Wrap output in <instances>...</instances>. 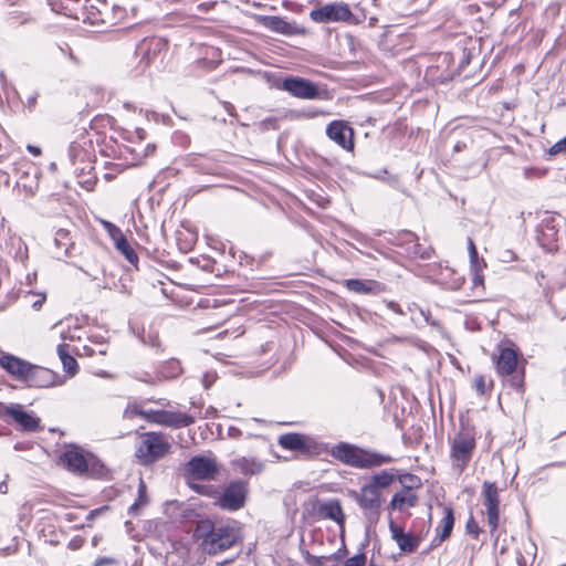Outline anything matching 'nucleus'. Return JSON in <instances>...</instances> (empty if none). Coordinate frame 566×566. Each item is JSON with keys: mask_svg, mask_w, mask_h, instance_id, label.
<instances>
[{"mask_svg": "<svg viewBox=\"0 0 566 566\" xmlns=\"http://www.w3.org/2000/svg\"><path fill=\"white\" fill-rule=\"evenodd\" d=\"M482 495L490 533L494 536L500 524V491L494 482L485 481L483 483Z\"/></svg>", "mask_w": 566, "mask_h": 566, "instance_id": "ddd939ff", "label": "nucleus"}, {"mask_svg": "<svg viewBox=\"0 0 566 566\" xmlns=\"http://www.w3.org/2000/svg\"><path fill=\"white\" fill-rule=\"evenodd\" d=\"M27 149L34 156L41 155V149L38 146L28 145Z\"/></svg>", "mask_w": 566, "mask_h": 566, "instance_id": "4d7b16f0", "label": "nucleus"}, {"mask_svg": "<svg viewBox=\"0 0 566 566\" xmlns=\"http://www.w3.org/2000/svg\"><path fill=\"white\" fill-rule=\"evenodd\" d=\"M321 516L328 517L339 525L344 522V513L338 501H328L321 504Z\"/></svg>", "mask_w": 566, "mask_h": 566, "instance_id": "b1692460", "label": "nucleus"}, {"mask_svg": "<svg viewBox=\"0 0 566 566\" xmlns=\"http://www.w3.org/2000/svg\"><path fill=\"white\" fill-rule=\"evenodd\" d=\"M539 232L542 235L543 245H551L552 243L556 242L558 239V231L555 228L554 218L543 220Z\"/></svg>", "mask_w": 566, "mask_h": 566, "instance_id": "a878e982", "label": "nucleus"}, {"mask_svg": "<svg viewBox=\"0 0 566 566\" xmlns=\"http://www.w3.org/2000/svg\"><path fill=\"white\" fill-rule=\"evenodd\" d=\"M472 285L473 289H483L484 286V276L482 273L472 272Z\"/></svg>", "mask_w": 566, "mask_h": 566, "instance_id": "a18cd8bd", "label": "nucleus"}, {"mask_svg": "<svg viewBox=\"0 0 566 566\" xmlns=\"http://www.w3.org/2000/svg\"><path fill=\"white\" fill-rule=\"evenodd\" d=\"M493 387V381L491 379L486 380L483 375H476L474 377V388L479 395H484L491 391Z\"/></svg>", "mask_w": 566, "mask_h": 566, "instance_id": "f704fd0d", "label": "nucleus"}, {"mask_svg": "<svg viewBox=\"0 0 566 566\" xmlns=\"http://www.w3.org/2000/svg\"><path fill=\"white\" fill-rule=\"evenodd\" d=\"M304 208L306 209V211L308 212V214L315 217L316 216V212H315V209L310 207V206H306L304 205Z\"/></svg>", "mask_w": 566, "mask_h": 566, "instance_id": "69168bd1", "label": "nucleus"}, {"mask_svg": "<svg viewBox=\"0 0 566 566\" xmlns=\"http://www.w3.org/2000/svg\"><path fill=\"white\" fill-rule=\"evenodd\" d=\"M263 470V464L256 460H243L242 471L248 474H256Z\"/></svg>", "mask_w": 566, "mask_h": 566, "instance_id": "c9c22d12", "label": "nucleus"}, {"mask_svg": "<svg viewBox=\"0 0 566 566\" xmlns=\"http://www.w3.org/2000/svg\"><path fill=\"white\" fill-rule=\"evenodd\" d=\"M7 484L6 482H0V493L4 494L7 493Z\"/></svg>", "mask_w": 566, "mask_h": 566, "instance_id": "338daca9", "label": "nucleus"}, {"mask_svg": "<svg viewBox=\"0 0 566 566\" xmlns=\"http://www.w3.org/2000/svg\"><path fill=\"white\" fill-rule=\"evenodd\" d=\"M496 371L501 377H510V386L523 390L524 368H518L517 353L512 348H503L496 359Z\"/></svg>", "mask_w": 566, "mask_h": 566, "instance_id": "6e6552de", "label": "nucleus"}, {"mask_svg": "<svg viewBox=\"0 0 566 566\" xmlns=\"http://www.w3.org/2000/svg\"><path fill=\"white\" fill-rule=\"evenodd\" d=\"M564 151H566V137L558 140L549 148V155H557Z\"/></svg>", "mask_w": 566, "mask_h": 566, "instance_id": "79ce46f5", "label": "nucleus"}, {"mask_svg": "<svg viewBox=\"0 0 566 566\" xmlns=\"http://www.w3.org/2000/svg\"><path fill=\"white\" fill-rule=\"evenodd\" d=\"M103 226H104L105 230L108 232L115 224H113L109 221H103Z\"/></svg>", "mask_w": 566, "mask_h": 566, "instance_id": "e2e57ef3", "label": "nucleus"}, {"mask_svg": "<svg viewBox=\"0 0 566 566\" xmlns=\"http://www.w3.org/2000/svg\"><path fill=\"white\" fill-rule=\"evenodd\" d=\"M277 443L283 449L297 451L304 455L310 454L313 448L312 439L294 432L280 436Z\"/></svg>", "mask_w": 566, "mask_h": 566, "instance_id": "f3484780", "label": "nucleus"}, {"mask_svg": "<svg viewBox=\"0 0 566 566\" xmlns=\"http://www.w3.org/2000/svg\"><path fill=\"white\" fill-rule=\"evenodd\" d=\"M83 335V328L77 325L71 326L70 324H67V328L61 331V337L63 340L80 342L82 340Z\"/></svg>", "mask_w": 566, "mask_h": 566, "instance_id": "72a5a7b5", "label": "nucleus"}, {"mask_svg": "<svg viewBox=\"0 0 566 566\" xmlns=\"http://www.w3.org/2000/svg\"><path fill=\"white\" fill-rule=\"evenodd\" d=\"M310 17L312 18V20H314L315 22H318V7L317 8H314L312 9L311 13H310Z\"/></svg>", "mask_w": 566, "mask_h": 566, "instance_id": "13d9d810", "label": "nucleus"}, {"mask_svg": "<svg viewBox=\"0 0 566 566\" xmlns=\"http://www.w3.org/2000/svg\"><path fill=\"white\" fill-rule=\"evenodd\" d=\"M486 266V263L483 259L470 260L471 272L482 273L483 269Z\"/></svg>", "mask_w": 566, "mask_h": 566, "instance_id": "37998d69", "label": "nucleus"}, {"mask_svg": "<svg viewBox=\"0 0 566 566\" xmlns=\"http://www.w3.org/2000/svg\"><path fill=\"white\" fill-rule=\"evenodd\" d=\"M88 339L93 344L97 345V349H95L97 354H99V355H105L106 354V346L104 345V343L102 340H99L98 337L93 336V337H90Z\"/></svg>", "mask_w": 566, "mask_h": 566, "instance_id": "49530a36", "label": "nucleus"}, {"mask_svg": "<svg viewBox=\"0 0 566 566\" xmlns=\"http://www.w3.org/2000/svg\"><path fill=\"white\" fill-rule=\"evenodd\" d=\"M321 451H325L338 461L357 469H371L395 461L389 454L363 449L347 442H339L334 446H321Z\"/></svg>", "mask_w": 566, "mask_h": 566, "instance_id": "20e7f679", "label": "nucleus"}, {"mask_svg": "<svg viewBox=\"0 0 566 566\" xmlns=\"http://www.w3.org/2000/svg\"><path fill=\"white\" fill-rule=\"evenodd\" d=\"M156 421L174 428H184L195 422V416L182 412L165 411L158 416Z\"/></svg>", "mask_w": 566, "mask_h": 566, "instance_id": "aec40b11", "label": "nucleus"}, {"mask_svg": "<svg viewBox=\"0 0 566 566\" xmlns=\"http://www.w3.org/2000/svg\"><path fill=\"white\" fill-rule=\"evenodd\" d=\"M169 450L170 444L161 434L147 432L138 443L136 457L142 464H149L166 455Z\"/></svg>", "mask_w": 566, "mask_h": 566, "instance_id": "0eeeda50", "label": "nucleus"}, {"mask_svg": "<svg viewBox=\"0 0 566 566\" xmlns=\"http://www.w3.org/2000/svg\"><path fill=\"white\" fill-rule=\"evenodd\" d=\"M76 354L77 355H86V356H93L96 354L95 348H93L90 345H83L82 348L76 347Z\"/></svg>", "mask_w": 566, "mask_h": 566, "instance_id": "09e8293b", "label": "nucleus"}, {"mask_svg": "<svg viewBox=\"0 0 566 566\" xmlns=\"http://www.w3.org/2000/svg\"><path fill=\"white\" fill-rule=\"evenodd\" d=\"M389 530L391 533L392 539L397 543L400 539V536H405L406 533L402 527L395 524L392 520L389 521Z\"/></svg>", "mask_w": 566, "mask_h": 566, "instance_id": "ea45409f", "label": "nucleus"}, {"mask_svg": "<svg viewBox=\"0 0 566 566\" xmlns=\"http://www.w3.org/2000/svg\"><path fill=\"white\" fill-rule=\"evenodd\" d=\"M475 434L470 429H462L450 443V459L452 467L462 473L469 465L475 450Z\"/></svg>", "mask_w": 566, "mask_h": 566, "instance_id": "423d86ee", "label": "nucleus"}, {"mask_svg": "<svg viewBox=\"0 0 566 566\" xmlns=\"http://www.w3.org/2000/svg\"><path fill=\"white\" fill-rule=\"evenodd\" d=\"M454 516L453 510L450 506L443 507V518L437 528V537L433 539V545H439L444 542L453 530Z\"/></svg>", "mask_w": 566, "mask_h": 566, "instance_id": "412c9836", "label": "nucleus"}, {"mask_svg": "<svg viewBox=\"0 0 566 566\" xmlns=\"http://www.w3.org/2000/svg\"><path fill=\"white\" fill-rule=\"evenodd\" d=\"M247 485L242 481L230 482L222 492L210 494L216 499V504L222 510L233 512L243 507L247 497Z\"/></svg>", "mask_w": 566, "mask_h": 566, "instance_id": "1a4fd4ad", "label": "nucleus"}, {"mask_svg": "<svg viewBox=\"0 0 566 566\" xmlns=\"http://www.w3.org/2000/svg\"><path fill=\"white\" fill-rule=\"evenodd\" d=\"M109 237L112 238V240L114 241V244L120 239V238H124L125 235L123 234L122 230L114 226L108 232Z\"/></svg>", "mask_w": 566, "mask_h": 566, "instance_id": "de8ad7c7", "label": "nucleus"}, {"mask_svg": "<svg viewBox=\"0 0 566 566\" xmlns=\"http://www.w3.org/2000/svg\"><path fill=\"white\" fill-rule=\"evenodd\" d=\"M467 532L472 535L474 538H478L479 534H480V528H479V525L478 523L475 522V520L473 517H470L469 521L467 522Z\"/></svg>", "mask_w": 566, "mask_h": 566, "instance_id": "a19ab883", "label": "nucleus"}, {"mask_svg": "<svg viewBox=\"0 0 566 566\" xmlns=\"http://www.w3.org/2000/svg\"><path fill=\"white\" fill-rule=\"evenodd\" d=\"M263 24L271 31L291 35L297 32V27L280 17H264Z\"/></svg>", "mask_w": 566, "mask_h": 566, "instance_id": "4be33fe9", "label": "nucleus"}, {"mask_svg": "<svg viewBox=\"0 0 566 566\" xmlns=\"http://www.w3.org/2000/svg\"><path fill=\"white\" fill-rule=\"evenodd\" d=\"M468 249H469L470 260H475L478 258V250H476L475 244L471 238L468 239Z\"/></svg>", "mask_w": 566, "mask_h": 566, "instance_id": "3c124183", "label": "nucleus"}, {"mask_svg": "<svg viewBox=\"0 0 566 566\" xmlns=\"http://www.w3.org/2000/svg\"><path fill=\"white\" fill-rule=\"evenodd\" d=\"M117 560L112 557H99L95 560L93 566H105V565H115Z\"/></svg>", "mask_w": 566, "mask_h": 566, "instance_id": "8fccbe9b", "label": "nucleus"}, {"mask_svg": "<svg viewBox=\"0 0 566 566\" xmlns=\"http://www.w3.org/2000/svg\"><path fill=\"white\" fill-rule=\"evenodd\" d=\"M0 419L6 422L14 421L23 431L34 432L40 428V419L25 411L20 403L0 402Z\"/></svg>", "mask_w": 566, "mask_h": 566, "instance_id": "9b49d317", "label": "nucleus"}, {"mask_svg": "<svg viewBox=\"0 0 566 566\" xmlns=\"http://www.w3.org/2000/svg\"><path fill=\"white\" fill-rule=\"evenodd\" d=\"M146 503V485L143 480H140L138 485V500L130 505L129 511L136 512L139 507V505Z\"/></svg>", "mask_w": 566, "mask_h": 566, "instance_id": "e433bc0d", "label": "nucleus"}, {"mask_svg": "<svg viewBox=\"0 0 566 566\" xmlns=\"http://www.w3.org/2000/svg\"><path fill=\"white\" fill-rule=\"evenodd\" d=\"M135 133L137 138L140 140H143L146 137V132L143 128H137Z\"/></svg>", "mask_w": 566, "mask_h": 566, "instance_id": "bf43d9fd", "label": "nucleus"}, {"mask_svg": "<svg viewBox=\"0 0 566 566\" xmlns=\"http://www.w3.org/2000/svg\"><path fill=\"white\" fill-rule=\"evenodd\" d=\"M420 538L417 536H412L406 533L405 536H400V539L397 542L398 547L403 553H412L419 546Z\"/></svg>", "mask_w": 566, "mask_h": 566, "instance_id": "2f4dec72", "label": "nucleus"}, {"mask_svg": "<svg viewBox=\"0 0 566 566\" xmlns=\"http://www.w3.org/2000/svg\"><path fill=\"white\" fill-rule=\"evenodd\" d=\"M395 479L396 474L394 472L384 470L378 473H374L370 476L368 484L380 491V489H386L391 485Z\"/></svg>", "mask_w": 566, "mask_h": 566, "instance_id": "bb28decb", "label": "nucleus"}, {"mask_svg": "<svg viewBox=\"0 0 566 566\" xmlns=\"http://www.w3.org/2000/svg\"><path fill=\"white\" fill-rule=\"evenodd\" d=\"M214 412H216V410H214L212 407H210V408H209V409H207V411H206V417H209V416L213 415Z\"/></svg>", "mask_w": 566, "mask_h": 566, "instance_id": "774afa93", "label": "nucleus"}, {"mask_svg": "<svg viewBox=\"0 0 566 566\" xmlns=\"http://www.w3.org/2000/svg\"><path fill=\"white\" fill-rule=\"evenodd\" d=\"M81 271H83L86 275H88L92 280H98L99 279V274H101V270L99 269H95L93 271H88V270H85L83 268H80Z\"/></svg>", "mask_w": 566, "mask_h": 566, "instance_id": "603ef678", "label": "nucleus"}, {"mask_svg": "<svg viewBox=\"0 0 566 566\" xmlns=\"http://www.w3.org/2000/svg\"><path fill=\"white\" fill-rule=\"evenodd\" d=\"M326 135L345 150L354 148V132L343 120H334L326 128Z\"/></svg>", "mask_w": 566, "mask_h": 566, "instance_id": "2eb2a0df", "label": "nucleus"}, {"mask_svg": "<svg viewBox=\"0 0 566 566\" xmlns=\"http://www.w3.org/2000/svg\"><path fill=\"white\" fill-rule=\"evenodd\" d=\"M33 296H35L36 298L32 302L31 304V307L34 310V311H40L43 303L45 302V294L44 293H31Z\"/></svg>", "mask_w": 566, "mask_h": 566, "instance_id": "c03bdc74", "label": "nucleus"}, {"mask_svg": "<svg viewBox=\"0 0 566 566\" xmlns=\"http://www.w3.org/2000/svg\"><path fill=\"white\" fill-rule=\"evenodd\" d=\"M213 381H214L213 376H211L209 374H206L202 378L205 388H209Z\"/></svg>", "mask_w": 566, "mask_h": 566, "instance_id": "5fc2aeb1", "label": "nucleus"}, {"mask_svg": "<svg viewBox=\"0 0 566 566\" xmlns=\"http://www.w3.org/2000/svg\"><path fill=\"white\" fill-rule=\"evenodd\" d=\"M54 244L57 249L56 258L61 259L62 256H71V249H73V241L71 239L70 232L65 229H59L55 232Z\"/></svg>", "mask_w": 566, "mask_h": 566, "instance_id": "5701e85b", "label": "nucleus"}, {"mask_svg": "<svg viewBox=\"0 0 566 566\" xmlns=\"http://www.w3.org/2000/svg\"><path fill=\"white\" fill-rule=\"evenodd\" d=\"M417 502L418 496L416 495L415 492L408 490H400L392 495L389 502V509L392 511L402 512L407 509L416 506Z\"/></svg>", "mask_w": 566, "mask_h": 566, "instance_id": "6ab92c4d", "label": "nucleus"}, {"mask_svg": "<svg viewBox=\"0 0 566 566\" xmlns=\"http://www.w3.org/2000/svg\"><path fill=\"white\" fill-rule=\"evenodd\" d=\"M57 355L62 361L63 369L70 376H74L77 373V361L69 353V346L66 344H60L57 346Z\"/></svg>", "mask_w": 566, "mask_h": 566, "instance_id": "393cba45", "label": "nucleus"}, {"mask_svg": "<svg viewBox=\"0 0 566 566\" xmlns=\"http://www.w3.org/2000/svg\"><path fill=\"white\" fill-rule=\"evenodd\" d=\"M282 87L293 96L301 98H314L318 95L317 86L301 77L285 78L282 83Z\"/></svg>", "mask_w": 566, "mask_h": 566, "instance_id": "dca6fc26", "label": "nucleus"}, {"mask_svg": "<svg viewBox=\"0 0 566 566\" xmlns=\"http://www.w3.org/2000/svg\"><path fill=\"white\" fill-rule=\"evenodd\" d=\"M115 248L118 250L120 254L125 256V259L134 266H137L138 255L133 249V247L127 241L126 237L120 238L116 243Z\"/></svg>", "mask_w": 566, "mask_h": 566, "instance_id": "cd10ccee", "label": "nucleus"}, {"mask_svg": "<svg viewBox=\"0 0 566 566\" xmlns=\"http://www.w3.org/2000/svg\"><path fill=\"white\" fill-rule=\"evenodd\" d=\"M294 502L302 509V552L311 566H318V556L307 549H303L306 539L315 542L317 528L315 523L318 521V488H308V483H301L294 489Z\"/></svg>", "mask_w": 566, "mask_h": 566, "instance_id": "f257e3e1", "label": "nucleus"}, {"mask_svg": "<svg viewBox=\"0 0 566 566\" xmlns=\"http://www.w3.org/2000/svg\"><path fill=\"white\" fill-rule=\"evenodd\" d=\"M219 472L220 468L216 459L207 455H195L185 464V478L188 485L203 495L214 494L217 489L213 485L198 482L216 480Z\"/></svg>", "mask_w": 566, "mask_h": 566, "instance_id": "39448f33", "label": "nucleus"}, {"mask_svg": "<svg viewBox=\"0 0 566 566\" xmlns=\"http://www.w3.org/2000/svg\"><path fill=\"white\" fill-rule=\"evenodd\" d=\"M105 510H107V506H103V507H101V509L93 510V511H91L90 516H92V517H93V516H95V515H98V514H101V513H102L103 511H105Z\"/></svg>", "mask_w": 566, "mask_h": 566, "instance_id": "052dcab7", "label": "nucleus"}, {"mask_svg": "<svg viewBox=\"0 0 566 566\" xmlns=\"http://www.w3.org/2000/svg\"><path fill=\"white\" fill-rule=\"evenodd\" d=\"M137 416L146 417L143 410L137 405H129L124 411V418L133 419Z\"/></svg>", "mask_w": 566, "mask_h": 566, "instance_id": "4c0bfd02", "label": "nucleus"}, {"mask_svg": "<svg viewBox=\"0 0 566 566\" xmlns=\"http://www.w3.org/2000/svg\"><path fill=\"white\" fill-rule=\"evenodd\" d=\"M0 367L14 380L28 387L46 388L54 385L55 381V375L52 370L2 350H0Z\"/></svg>", "mask_w": 566, "mask_h": 566, "instance_id": "f03ea898", "label": "nucleus"}, {"mask_svg": "<svg viewBox=\"0 0 566 566\" xmlns=\"http://www.w3.org/2000/svg\"><path fill=\"white\" fill-rule=\"evenodd\" d=\"M387 306H388L389 310H391V311H394V312H396L398 314H402V311H401L399 304H397L395 302H388Z\"/></svg>", "mask_w": 566, "mask_h": 566, "instance_id": "6e6d98bb", "label": "nucleus"}, {"mask_svg": "<svg viewBox=\"0 0 566 566\" xmlns=\"http://www.w3.org/2000/svg\"><path fill=\"white\" fill-rule=\"evenodd\" d=\"M95 462L96 460L92 454L85 453L83 449L76 446L66 447L60 455V464L76 475L87 474Z\"/></svg>", "mask_w": 566, "mask_h": 566, "instance_id": "9d476101", "label": "nucleus"}, {"mask_svg": "<svg viewBox=\"0 0 566 566\" xmlns=\"http://www.w3.org/2000/svg\"><path fill=\"white\" fill-rule=\"evenodd\" d=\"M193 536L201 539V546L209 555H217L232 547L240 538L239 530L230 523H213L210 520L197 522Z\"/></svg>", "mask_w": 566, "mask_h": 566, "instance_id": "7ed1b4c3", "label": "nucleus"}, {"mask_svg": "<svg viewBox=\"0 0 566 566\" xmlns=\"http://www.w3.org/2000/svg\"><path fill=\"white\" fill-rule=\"evenodd\" d=\"M398 481L402 486L401 490L413 492L415 489H419L421 486L420 478L411 473H403L399 475Z\"/></svg>", "mask_w": 566, "mask_h": 566, "instance_id": "473e14b6", "label": "nucleus"}, {"mask_svg": "<svg viewBox=\"0 0 566 566\" xmlns=\"http://www.w3.org/2000/svg\"><path fill=\"white\" fill-rule=\"evenodd\" d=\"M321 22L354 23L355 17L348 4L344 2H332L321 6Z\"/></svg>", "mask_w": 566, "mask_h": 566, "instance_id": "4468645a", "label": "nucleus"}, {"mask_svg": "<svg viewBox=\"0 0 566 566\" xmlns=\"http://www.w3.org/2000/svg\"><path fill=\"white\" fill-rule=\"evenodd\" d=\"M366 555L364 553L357 554L345 562L344 566H365Z\"/></svg>", "mask_w": 566, "mask_h": 566, "instance_id": "58836bf2", "label": "nucleus"}, {"mask_svg": "<svg viewBox=\"0 0 566 566\" xmlns=\"http://www.w3.org/2000/svg\"><path fill=\"white\" fill-rule=\"evenodd\" d=\"M355 499L368 523L375 524L379 518V510L382 504L380 491L369 484H365L360 488L358 493H355Z\"/></svg>", "mask_w": 566, "mask_h": 566, "instance_id": "f8f14e48", "label": "nucleus"}, {"mask_svg": "<svg viewBox=\"0 0 566 566\" xmlns=\"http://www.w3.org/2000/svg\"><path fill=\"white\" fill-rule=\"evenodd\" d=\"M229 437L231 438H239L241 436V430L237 427H230L228 430Z\"/></svg>", "mask_w": 566, "mask_h": 566, "instance_id": "864d4df0", "label": "nucleus"}, {"mask_svg": "<svg viewBox=\"0 0 566 566\" xmlns=\"http://www.w3.org/2000/svg\"><path fill=\"white\" fill-rule=\"evenodd\" d=\"M32 20L30 13L13 9L6 15V22L9 27H19L29 23Z\"/></svg>", "mask_w": 566, "mask_h": 566, "instance_id": "c756f323", "label": "nucleus"}, {"mask_svg": "<svg viewBox=\"0 0 566 566\" xmlns=\"http://www.w3.org/2000/svg\"><path fill=\"white\" fill-rule=\"evenodd\" d=\"M444 272L446 275L443 272L441 273V275H443L441 280L442 284L446 285L447 289L459 290L463 285L464 277L458 274L454 270L446 268Z\"/></svg>", "mask_w": 566, "mask_h": 566, "instance_id": "c85d7f7f", "label": "nucleus"}, {"mask_svg": "<svg viewBox=\"0 0 566 566\" xmlns=\"http://www.w3.org/2000/svg\"><path fill=\"white\" fill-rule=\"evenodd\" d=\"M182 371L181 365L177 359H170L161 365L159 369L160 377L165 379L175 378Z\"/></svg>", "mask_w": 566, "mask_h": 566, "instance_id": "7c9ffc66", "label": "nucleus"}, {"mask_svg": "<svg viewBox=\"0 0 566 566\" xmlns=\"http://www.w3.org/2000/svg\"><path fill=\"white\" fill-rule=\"evenodd\" d=\"M145 150H146V154H145L146 156L151 154L155 150V145L154 144H148L146 146Z\"/></svg>", "mask_w": 566, "mask_h": 566, "instance_id": "680f3d73", "label": "nucleus"}, {"mask_svg": "<svg viewBox=\"0 0 566 566\" xmlns=\"http://www.w3.org/2000/svg\"><path fill=\"white\" fill-rule=\"evenodd\" d=\"M103 226H104L105 230L108 232L115 224H113L109 221H103Z\"/></svg>", "mask_w": 566, "mask_h": 566, "instance_id": "0e129e2a", "label": "nucleus"}, {"mask_svg": "<svg viewBox=\"0 0 566 566\" xmlns=\"http://www.w3.org/2000/svg\"><path fill=\"white\" fill-rule=\"evenodd\" d=\"M345 286L358 294H379L384 291L382 284L374 280L349 279L345 281Z\"/></svg>", "mask_w": 566, "mask_h": 566, "instance_id": "a211bd4d", "label": "nucleus"}]
</instances>
